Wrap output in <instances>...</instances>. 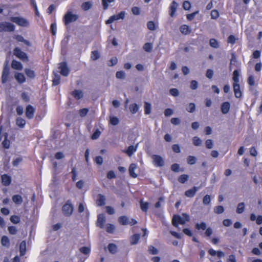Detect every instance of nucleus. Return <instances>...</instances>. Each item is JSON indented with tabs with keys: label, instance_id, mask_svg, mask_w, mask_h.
Segmentation results:
<instances>
[{
	"label": "nucleus",
	"instance_id": "nucleus-14",
	"mask_svg": "<svg viewBox=\"0 0 262 262\" xmlns=\"http://www.w3.org/2000/svg\"><path fill=\"white\" fill-rule=\"evenodd\" d=\"M178 6V4L175 1H173L170 4L169 11L171 17H172L174 16Z\"/></svg>",
	"mask_w": 262,
	"mask_h": 262
},
{
	"label": "nucleus",
	"instance_id": "nucleus-31",
	"mask_svg": "<svg viewBox=\"0 0 262 262\" xmlns=\"http://www.w3.org/2000/svg\"><path fill=\"white\" fill-rule=\"evenodd\" d=\"M140 207L141 210L145 212L148 210L149 207V203L148 202H144L143 200L140 201Z\"/></svg>",
	"mask_w": 262,
	"mask_h": 262
},
{
	"label": "nucleus",
	"instance_id": "nucleus-57",
	"mask_svg": "<svg viewBox=\"0 0 262 262\" xmlns=\"http://www.w3.org/2000/svg\"><path fill=\"white\" fill-rule=\"evenodd\" d=\"M192 141L193 144L196 146H200L202 143L201 140L198 137L196 136L193 137Z\"/></svg>",
	"mask_w": 262,
	"mask_h": 262
},
{
	"label": "nucleus",
	"instance_id": "nucleus-37",
	"mask_svg": "<svg viewBox=\"0 0 262 262\" xmlns=\"http://www.w3.org/2000/svg\"><path fill=\"white\" fill-rule=\"evenodd\" d=\"M16 123L19 127L23 128L26 124V121L23 118L19 117L16 119Z\"/></svg>",
	"mask_w": 262,
	"mask_h": 262
},
{
	"label": "nucleus",
	"instance_id": "nucleus-26",
	"mask_svg": "<svg viewBox=\"0 0 262 262\" xmlns=\"http://www.w3.org/2000/svg\"><path fill=\"white\" fill-rule=\"evenodd\" d=\"M180 30L181 32L184 35H187L190 33L191 30L188 26L186 25H182L180 28Z\"/></svg>",
	"mask_w": 262,
	"mask_h": 262
},
{
	"label": "nucleus",
	"instance_id": "nucleus-18",
	"mask_svg": "<svg viewBox=\"0 0 262 262\" xmlns=\"http://www.w3.org/2000/svg\"><path fill=\"white\" fill-rule=\"evenodd\" d=\"M230 108V104L229 102H224L221 104V112L224 114H227Z\"/></svg>",
	"mask_w": 262,
	"mask_h": 262
},
{
	"label": "nucleus",
	"instance_id": "nucleus-43",
	"mask_svg": "<svg viewBox=\"0 0 262 262\" xmlns=\"http://www.w3.org/2000/svg\"><path fill=\"white\" fill-rule=\"evenodd\" d=\"M196 159L194 156H189L187 158V162L190 165H193L196 163Z\"/></svg>",
	"mask_w": 262,
	"mask_h": 262
},
{
	"label": "nucleus",
	"instance_id": "nucleus-20",
	"mask_svg": "<svg viewBox=\"0 0 262 262\" xmlns=\"http://www.w3.org/2000/svg\"><path fill=\"white\" fill-rule=\"evenodd\" d=\"M71 94L76 100H79L83 96V94L81 90H75L72 92Z\"/></svg>",
	"mask_w": 262,
	"mask_h": 262
},
{
	"label": "nucleus",
	"instance_id": "nucleus-32",
	"mask_svg": "<svg viewBox=\"0 0 262 262\" xmlns=\"http://www.w3.org/2000/svg\"><path fill=\"white\" fill-rule=\"evenodd\" d=\"M25 73L27 76L30 78L33 79L35 77L34 71L30 69H25Z\"/></svg>",
	"mask_w": 262,
	"mask_h": 262
},
{
	"label": "nucleus",
	"instance_id": "nucleus-8",
	"mask_svg": "<svg viewBox=\"0 0 262 262\" xmlns=\"http://www.w3.org/2000/svg\"><path fill=\"white\" fill-rule=\"evenodd\" d=\"M118 222L121 225H127L128 224L130 226H133L137 224V221L134 219H132L130 221H129L128 218L125 215H122L118 218Z\"/></svg>",
	"mask_w": 262,
	"mask_h": 262
},
{
	"label": "nucleus",
	"instance_id": "nucleus-4",
	"mask_svg": "<svg viewBox=\"0 0 262 262\" xmlns=\"http://www.w3.org/2000/svg\"><path fill=\"white\" fill-rule=\"evenodd\" d=\"M74 207L70 200H68L62 208V213L66 216H71L73 212Z\"/></svg>",
	"mask_w": 262,
	"mask_h": 262
},
{
	"label": "nucleus",
	"instance_id": "nucleus-40",
	"mask_svg": "<svg viewBox=\"0 0 262 262\" xmlns=\"http://www.w3.org/2000/svg\"><path fill=\"white\" fill-rule=\"evenodd\" d=\"M15 39L18 42H22L27 45H29V41L24 39L23 36L20 35H16L15 36Z\"/></svg>",
	"mask_w": 262,
	"mask_h": 262
},
{
	"label": "nucleus",
	"instance_id": "nucleus-11",
	"mask_svg": "<svg viewBox=\"0 0 262 262\" xmlns=\"http://www.w3.org/2000/svg\"><path fill=\"white\" fill-rule=\"evenodd\" d=\"M151 158L153 160V163L155 166L157 167H162L164 165V160L160 156L153 155Z\"/></svg>",
	"mask_w": 262,
	"mask_h": 262
},
{
	"label": "nucleus",
	"instance_id": "nucleus-50",
	"mask_svg": "<svg viewBox=\"0 0 262 262\" xmlns=\"http://www.w3.org/2000/svg\"><path fill=\"white\" fill-rule=\"evenodd\" d=\"M119 119L115 116L110 117V123L113 125H116L119 123Z\"/></svg>",
	"mask_w": 262,
	"mask_h": 262
},
{
	"label": "nucleus",
	"instance_id": "nucleus-51",
	"mask_svg": "<svg viewBox=\"0 0 262 262\" xmlns=\"http://www.w3.org/2000/svg\"><path fill=\"white\" fill-rule=\"evenodd\" d=\"M9 233L11 235H15L17 233V230L16 227L13 226H9L8 228Z\"/></svg>",
	"mask_w": 262,
	"mask_h": 262
},
{
	"label": "nucleus",
	"instance_id": "nucleus-17",
	"mask_svg": "<svg viewBox=\"0 0 262 262\" xmlns=\"http://www.w3.org/2000/svg\"><path fill=\"white\" fill-rule=\"evenodd\" d=\"M138 145L136 146L130 145L126 150L123 151V152L126 154L129 157H131L137 149Z\"/></svg>",
	"mask_w": 262,
	"mask_h": 262
},
{
	"label": "nucleus",
	"instance_id": "nucleus-45",
	"mask_svg": "<svg viewBox=\"0 0 262 262\" xmlns=\"http://www.w3.org/2000/svg\"><path fill=\"white\" fill-rule=\"evenodd\" d=\"M10 221L13 224H18L20 222V217L18 215H13L10 218Z\"/></svg>",
	"mask_w": 262,
	"mask_h": 262
},
{
	"label": "nucleus",
	"instance_id": "nucleus-56",
	"mask_svg": "<svg viewBox=\"0 0 262 262\" xmlns=\"http://www.w3.org/2000/svg\"><path fill=\"white\" fill-rule=\"evenodd\" d=\"M211 18L213 19H217L219 17V13L217 10L214 9L211 12Z\"/></svg>",
	"mask_w": 262,
	"mask_h": 262
},
{
	"label": "nucleus",
	"instance_id": "nucleus-6",
	"mask_svg": "<svg viewBox=\"0 0 262 262\" xmlns=\"http://www.w3.org/2000/svg\"><path fill=\"white\" fill-rule=\"evenodd\" d=\"M78 16L76 14H73L72 12L69 11L65 14L63 18V21L65 25H68L70 23L76 21Z\"/></svg>",
	"mask_w": 262,
	"mask_h": 262
},
{
	"label": "nucleus",
	"instance_id": "nucleus-62",
	"mask_svg": "<svg viewBox=\"0 0 262 262\" xmlns=\"http://www.w3.org/2000/svg\"><path fill=\"white\" fill-rule=\"evenodd\" d=\"M21 98L25 102H28L30 101V97L26 92L21 93Z\"/></svg>",
	"mask_w": 262,
	"mask_h": 262
},
{
	"label": "nucleus",
	"instance_id": "nucleus-34",
	"mask_svg": "<svg viewBox=\"0 0 262 262\" xmlns=\"http://www.w3.org/2000/svg\"><path fill=\"white\" fill-rule=\"evenodd\" d=\"M92 7V3L91 2H84L81 5V8L84 11H88Z\"/></svg>",
	"mask_w": 262,
	"mask_h": 262
},
{
	"label": "nucleus",
	"instance_id": "nucleus-29",
	"mask_svg": "<svg viewBox=\"0 0 262 262\" xmlns=\"http://www.w3.org/2000/svg\"><path fill=\"white\" fill-rule=\"evenodd\" d=\"M140 235L139 234L136 233V234H133L130 237V244L131 245L137 244L138 243V242L140 239Z\"/></svg>",
	"mask_w": 262,
	"mask_h": 262
},
{
	"label": "nucleus",
	"instance_id": "nucleus-21",
	"mask_svg": "<svg viewBox=\"0 0 262 262\" xmlns=\"http://www.w3.org/2000/svg\"><path fill=\"white\" fill-rule=\"evenodd\" d=\"M137 168V166L136 164L132 163L130 165L129 167V173L130 176L133 178H136L137 177V174L135 172V170Z\"/></svg>",
	"mask_w": 262,
	"mask_h": 262
},
{
	"label": "nucleus",
	"instance_id": "nucleus-25",
	"mask_svg": "<svg viewBox=\"0 0 262 262\" xmlns=\"http://www.w3.org/2000/svg\"><path fill=\"white\" fill-rule=\"evenodd\" d=\"M60 76L59 74L54 73V76L52 80V86H56L60 82Z\"/></svg>",
	"mask_w": 262,
	"mask_h": 262
},
{
	"label": "nucleus",
	"instance_id": "nucleus-15",
	"mask_svg": "<svg viewBox=\"0 0 262 262\" xmlns=\"http://www.w3.org/2000/svg\"><path fill=\"white\" fill-rule=\"evenodd\" d=\"M105 221V217L102 214H99L97 216V226L101 229H103L104 227V223Z\"/></svg>",
	"mask_w": 262,
	"mask_h": 262
},
{
	"label": "nucleus",
	"instance_id": "nucleus-54",
	"mask_svg": "<svg viewBox=\"0 0 262 262\" xmlns=\"http://www.w3.org/2000/svg\"><path fill=\"white\" fill-rule=\"evenodd\" d=\"M186 110L189 113H193L195 110V105L194 103H190L186 108Z\"/></svg>",
	"mask_w": 262,
	"mask_h": 262
},
{
	"label": "nucleus",
	"instance_id": "nucleus-60",
	"mask_svg": "<svg viewBox=\"0 0 262 262\" xmlns=\"http://www.w3.org/2000/svg\"><path fill=\"white\" fill-rule=\"evenodd\" d=\"M100 134H101L100 131L98 129H97L94 132V133L92 135L91 138L93 140H96L100 137Z\"/></svg>",
	"mask_w": 262,
	"mask_h": 262
},
{
	"label": "nucleus",
	"instance_id": "nucleus-38",
	"mask_svg": "<svg viewBox=\"0 0 262 262\" xmlns=\"http://www.w3.org/2000/svg\"><path fill=\"white\" fill-rule=\"evenodd\" d=\"M151 104L147 102L144 103V113L146 115H148L151 113Z\"/></svg>",
	"mask_w": 262,
	"mask_h": 262
},
{
	"label": "nucleus",
	"instance_id": "nucleus-12",
	"mask_svg": "<svg viewBox=\"0 0 262 262\" xmlns=\"http://www.w3.org/2000/svg\"><path fill=\"white\" fill-rule=\"evenodd\" d=\"M35 112V108L30 104L27 105L26 107L25 114L26 117L28 119H31L33 118Z\"/></svg>",
	"mask_w": 262,
	"mask_h": 262
},
{
	"label": "nucleus",
	"instance_id": "nucleus-10",
	"mask_svg": "<svg viewBox=\"0 0 262 262\" xmlns=\"http://www.w3.org/2000/svg\"><path fill=\"white\" fill-rule=\"evenodd\" d=\"M58 68L60 70V73L62 75L67 76L69 74L70 70L68 67L66 62L63 61L60 62Z\"/></svg>",
	"mask_w": 262,
	"mask_h": 262
},
{
	"label": "nucleus",
	"instance_id": "nucleus-44",
	"mask_svg": "<svg viewBox=\"0 0 262 262\" xmlns=\"http://www.w3.org/2000/svg\"><path fill=\"white\" fill-rule=\"evenodd\" d=\"M89 111V108H83L80 109L79 110L78 112H79V114L80 116L81 117L83 118L86 116Z\"/></svg>",
	"mask_w": 262,
	"mask_h": 262
},
{
	"label": "nucleus",
	"instance_id": "nucleus-5",
	"mask_svg": "<svg viewBox=\"0 0 262 262\" xmlns=\"http://www.w3.org/2000/svg\"><path fill=\"white\" fill-rule=\"evenodd\" d=\"M206 224L204 222H202L200 224L196 223L195 225V228L196 230H205L206 229V231L205 232V236L207 237H210L213 233L212 229H211V227H208L207 228H206Z\"/></svg>",
	"mask_w": 262,
	"mask_h": 262
},
{
	"label": "nucleus",
	"instance_id": "nucleus-35",
	"mask_svg": "<svg viewBox=\"0 0 262 262\" xmlns=\"http://www.w3.org/2000/svg\"><path fill=\"white\" fill-rule=\"evenodd\" d=\"M189 179L188 175L186 174H183L179 176L178 178V181L182 184L185 183L188 181Z\"/></svg>",
	"mask_w": 262,
	"mask_h": 262
},
{
	"label": "nucleus",
	"instance_id": "nucleus-2",
	"mask_svg": "<svg viewBox=\"0 0 262 262\" xmlns=\"http://www.w3.org/2000/svg\"><path fill=\"white\" fill-rule=\"evenodd\" d=\"M183 215L185 216V220L183 219L179 215H175L173 216L172 223L174 227H177L179 224L184 225L186 221H189V216L188 214L183 213Z\"/></svg>",
	"mask_w": 262,
	"mask_h": 262
},
{
	"label": "nucleus",
	"instance_id": "nucleus-36",
	"mask_svg": "<svg viewBox=\"0 0 262 262\" xmlns=\"http://www.w3.org/2000/svg\"><path fill=\"white\" fill-rule=\"evenodd\" d=\"M19 251L20 255H24L26 252V242L23 241H22L19 245Z\"/></svg>",
	"mask_w": 262,
	"mask_h": 262
},
{
	"label": "nucleus",
	"instance_id": "nucleus-42",
	"mask_svg": "<svg viewBox=\"0 0 262 262\" xmlns=\"http://www.w3.org/2000/svg\"><path fill=\"white\" fill-rule=\"evenodd\" d=\"M129 108L130 112L132 114L136 113L139 110V106L136 103L130 104Z\"/></svg>",
	"mask_w": 262,
	"mask_h": 262
},
{
	"label": "nucleus",
	"instance_id": "nucleus-58",
	"mask_svg": "<svg viewBox=\"0 0 262 262\" xmlns=\"http://www.w3.org/2000/svg\"><path fill=\"white\" fill-rule=\"evenodd\" d=\"M57 27L55 23H52L50 26V31L52 35H55L56 34Z\"/></svg>",
	"mask_w": 262,
	"mask_h": 262
},
{
	"label": "nucleus",
	"instance_id": "nucleus-33",
	"mask_svg": "<svg viewBox=\"0 0 262 262\" xmlns=\"http://www.w3.org/2000/svg\"><path fill=\"white\" fill-rule=\"evenodd\" d=\"M100 57V55L98 51L95 50L91 52V59L93 60H96L98 59Z\"/></svg>",
	"mask_w": 262,
	"mask_h": 262
},
{
	"label": "nucleus",
	"instance_id": "nucleus-24",
	"mask_svg": "<svg viewBox=\"0 0 262 262\" xmlns=\"http://www.w3.org/2000/svg\"><path fill=\"white\" fill-rule=\"evenodd\" d=\"M1 244L3 246L9 248L10 245V242L9 237L3 235L1 238Z\"/></svg>",
	"mask_w": 262,
	"mask_h": 262
},
{
	"label": "nucleus",
	"instance_id": "nucleus-63",
	"mask_svg": "<svg viewBox=\"0 0 262 262\" xmlns=\"http://www.w3.org/2000/svg\"><path fill=\"white\" fill-rule=\"evenodd\" d=\"M236 38L233 35H230L227 38L228 43L234 45L235 43Z\"/></svg>",
	"mask_w": 262,
	"mask_h": 262
},
{
	"label": "nucleus",
	"instance_id": "nucleus-46",
	"mask_svg": "<svg viewBox=\"0 0 262 262\" xmlns=\"http://www.w3.org/2000/svg\"><path fill=\"white\" fill-rule=\"evenodd\" d=\"M152 49V45L151 43L147 42L145 43L143 46V49L147 52H150Z\"/></svg>",
	"mask_w": 262,
	"mask_h": 262
},
{
	"label": "nucleus",
	"instance_id": "nucleus-13",
	"mask_svg": "<svg viewBox=\"0 0 262 262\" xmlns=\"http://www.w3.org/2000/svg\"><path fill=\"white\" fill-rule=\"evenodd\" d=\"M2 183L4 186H9L11 183V177L7 174H3L1 176Z\"/></svg>",
	"mask_w": 262,
	"mask_h": 262
},
{
	"label": "nucleus",
	"instance_id": "nucleus-55",
	"mask_svg": "<svg viewBox=\"0 0 262 262\" xmlns=\"http://www.w3.org/2000/svg\"><path fill=\"white\" fill-rule=\"evenodd\" d=\"M209 44L211 47L214 48H217L219 47V43L214 38H211L209 40Z\"/></svg>",
	"mask_w": 262,
	"mask_h": 262
},
{
	"label": "nucleus",
	"instance_id": "nucleus-3",
	"mask_svg": "<svg viewBox=\"0 0 262 262\" xmlns=\"http://www.w3.org/2000/svg\"><path fill=\"white\" fill-rule=\"evenodd\" d=\"M10 75V68L8 62L6 61L4 64L1 76V81L3 84H5L9 80Z\"/></svg>",
	"mask_w": 262,
	"mask_h": 262
},
{
	"label": "nucleus",
	"instance_id": "nucleus-27",
	"mask_svg": "<svg viewBox=\"0 0 262 262\" xmlns=\"http://www.w3.org/2000/svg\"><path fill=\"white\" fill-rule=\"evenodd\" d=\"M15 26L10 23L5 22V31L13 32L15 30Z\"/></svg>",
	"mask_w": 262,
	"mask_h": 262
},
{
	"label": "nucleus",
	"instance_id": "nucleus-41",
	"mask_svg": "<svg viewBox=\"0 0 262 262\" xmlns=\"http://www.w3.org/2000/svg\"><path fill=\"white\" fill-rule=\"evenodd\" d=\"M115 230V227L113 224H107L106 226V231L108 233H113Z\"/></svg>",
	"mask_w": 262,
	"mask_h": 262
},
{
	"label": "nucleus",
	"instance_id": "nucleus-7",
	"mask_svg": "<svg viewBox=\"0 0 262 262\" xmlns=\"http://www.w3.org/2000/svg\"><path fill=\"white\" fill-rule=\"evenodd\" d=\"M10 20L21 27H28L29 25V21L25 18L21 17H11Z\"/></svg>",
	"mask_w": 262,
	"mask_h": 262
},
{
	"label": "nucleus",
	"instance_id": "nucleus-1",
	"mask_svg": "<svg viewBox=\"0 0 262 262\" xmlns=\"http://www.w3.org/2000/svg\"><path fill=\"white\" fill-rule=\"evenodd\" d=\"M239 73L238 70H235L233 72L232 80L233 81V88L234 93L235 97L237 98H239L242 96V92L240 89V85L239 84Z\"/></svg>",
	"mask_w": 262,
	"mask_h": 262
},
{
	"label": "nucleus",
	"instance_id": "nucleus-22",
	"mask_svg": "<svg viewBox=\"0 0 262 262\" xmlns=\"http://www.w3.org/2000/svg\"><path fill=\"white\" fill-rule=\"evenodd\" d=\"M105 197L103 194H99L98 195L96 203L98 206H103L105 204Z\"/></svg>",
	"mask_w": 262,
	"mask_h": 262
},
{
	"label": "nucleus",
	"instance_id": "nucleus-23",
	"mask_svg": "<svg viewBox=\"0 0 262 262\" xmlns=\"http://www.w3.org/2000/svg\"><path fill=\"white\" fill-rule=\"evenodd\" d=\"M11 67L15 70H21L23 69V65L19 61L13 60L11 62Z\"/></svg>",
	"mask_w": 262,
	"mask_h": 262
},
{
	"label": "nucleus",
	"instance_id": "nucleus-49",
	"mask_svg": "<svg viewBox=\"0 0 262 262\" xmlns=\"http://www.w3.org/2000/svg\"><path fill=\"white\" fill-rule=\"evenodd\" d=\"M2 145L4 148L8 149L10 147V141L7 139V136H5V139L2 142Z\"/></svg>",
	"mask_w": 262,
	"mask_h": 262
},
{
	"label": "nucleus",
	"instance_id": "nucleus-39",
	"mask_svg": "<svg viewBox=\"0 0 262 262\" xmlns=\"http://www.w3.org/2000/svg\"><path fill=\"white\" fill-rule=\"evenodd\" d=\"M245 209V203L243 202L239 203L237 206L236 212L238 214L242 213Z\"/></svg>",
	"mask_w": 262,
	"mask_h": 262
},
{
	"label": "nucleus",
	"instance_id": "nucleus-28",
	"mask_svg": "<svg viewBox=\"0 0 262 262\" xmlns=\"http://www.w3.org/2000/svg\"><path fill=\"white\" fill-rule=\"evenodd\" d=\"M12 200L13 202L17 205H20L23 202V198L19 194H15L13 195Z\"/></svg>",
	"mask_w": 262,
	"mask_h": 262
},
{
	"label": "nucleus",
	"instance_id": "nucleus-64",
	"mask_svg": "<svg viewBox=\"0 0 262 262\" xmlns=\"http://www.w3.org/2000/svg\"><path fill=\"white\" fill-rule=\"evenodd\" d=\"M149 252L153 255L157 254L158 253V250L153 246H149L148 247Z\"/></svg>",
	"mask_w": 262,
	"mask_h": 262
},
{
	"label": "nucleus",
	"instance_id": "nucleus-19",
	"mask_svg": "<svg viewBox=\"0 0 262 262\" xmlns=\"http://www.w3.org/2000/svg\"><path fill=\"white\" fill-rule=\"evenodd\" d=\"M14 77L18 83L19 84H22L26 81V78L25 76L21 73H16L14 75Z\"/></svg>",
	"mask_w": 262,
	"mask_h": 262
},
{
	"label": "nucleus",
	"instance_id": "nucleus-9",
	"mask_svg": "<svg viewBox=\"0 0 262 262\" xmlns=\"http://www.w3.org/2000/svg\"><path fill=\"white\" fill-rule=\"evenodd\" d=\"M13 54L16 57L22 60L27 61L28 59L27 54L22 51L21 49L18 47H16L14 49Z\"/></svg>",
	"mask_w": 262,
	"mask_h": 262
},
{
	"label": "nucleus",
	"instance_id": "nucleus-52",
	"mask_svg": "<svg viewBox=\"0 0 262 262\" xmlns=\"http://www.w3.org/2000/svg\"><path fill=\"white\" fill-rule=\"evenodd\" d=\"M118 62V59L117 57H115L111 58L110 60H108L107 62V66L109 67H112L113 66L116 65Z\"/></svg>",
	"mask_w": 262,
	"mask_h": 262
},
{
	"label": "nucleus",
	"instance_id": "nucleus-61",
	"mask_svg": "<svg viewBox=\"0 0 262 262\" xmlns=\"http://www.w3.org/2000/svg\"><path fill=\"white\" fill-rule=\"evenodd\" d=\"M170 94L174 97H177L179 95V90L176 88H172L169 90Z\"/></svg>",
	"mask_w": 262,
	"mask_h": 262
},
{
	"label": "nucleus",
	"instance_id": "nucleus-48",
	"mask_svg": "<svg viewBox=\"0 0 262 262\" xmlns=\"http://www.w3.org/2000/svg\"><path fill=\"white\" fill-rule=\"evenodd\" d=\"M213 210L214 212L217 214H221L224 211L223 206L221 205L215 206Z\"/></svg>",
	"mask_w": 262,
	"mask_h": 262
},
{
	"label": "nucleus",
	"instance_id": "nucleus-16",
	"mask_svg": "<svg viewBox=\"0 0 262 262\" xmlns=\"http://www.w3.org/2000/svg\"><path fill=\"white\" fill-rule=\"evenodd\" d=\"M198 190V187L193 186L192 188L186 190L185 192V195L188 198H193L195 195Z\"/></svg>",
	"mask_w": 262,
	"mask_h": 262
},
{
	"label": "nucleus",
	"instance_id": "nucleus-53",
	"mask_svg": "<svg viewBox=\"0 0 262 262\" xmlns=\"http://www.w3.org/2000/svg\"><path fill=\"white\" fill-rule=\"evenodd\" d=\"M147 28L151 31H154L156 29L155 24L153 21H148L147 23Z\"/></svg>",
	"mask_w": 262,
	"mask_h": 262
},
{
	"label": "nucleus",
	"instance_id": "nucleus-47",
	"mask_svg": "<svg viewBox=\"0 0 262 262\" xmlns=\"http://www.w3.org/2000/svg\"><path fill=\"white\" fill-rule=\"evenodd\" d=\"M79 251L81 253L87 255L89 254L91 252V249L88 247L83 246L79 249Z\"/></svg>",
	"mask_w": 262,
	"mask_h": 262
},
{
	"label": "nucleus",
	"instance_id": "nucleus-30",
	"mask_svg": "<svg viewBox=\"0 0 262 262\" xmlns=\"http://www.w3.org/2000/svg\"><path fill=\"white\" fill-rule=\"evenodd\" d=\"M109 252L112 254H115L117 251V246L113 243H110L107 246Z\"/></svg>",
	"mask_w": 262,
	"mask_h": 262
},
{
	"label": "nucleus",
	"instance_id": "nucleus-59",
	"mask_svg": "<svg viewBox=\"0 0 262 262\" xmlns=\"http://www.w3.org/2000/svg\"><path fill=\"white\" fill-rule=\"evenodd\" d=\"M118 20L116 15H114L109 17V18L105 21L106 24H110L113 23L115 20Z\"/></svg>",
	"mask_w": 262,
	"mask_h": 262
}]
</instances>
